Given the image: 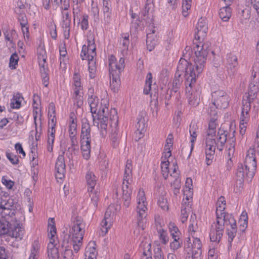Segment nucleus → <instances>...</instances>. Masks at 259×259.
Returning a JSON list of instances; mask_svg holds the SVG:
<instances>
[{
	"label": "nucleus",
	"mask_w": 259,
	"mask_h": 259,
	"mask_svg": "<svg viewBox=\"0 0 259 259\" xmlns=\"http://www.w3.org/2000/svg\"><path fill=\"white\" fill-rule=\"evenodd\" d=\"M74 104L76 105L77 108H80L83 105V96H75L74 98Z\"/></svg>",
	"instance_id": "6e6d98bb"
},
{
	"label": "nucleus",
	"mask_w": 259,
	"mask_h": 259,
	"mask_svg": "<svg viewBox=\"0 0 259 259\" xmlns=\"http://www.w3.org/2000/svg\"><path fill=\"white\" fill-rule=\"evenodd\" d=\"M191 246V253L188 252L186 259H201L202 245L200 240L199 238H195Z\"/></svg>",
	"instance_id": "ddd939ff"
},
{
	"label": "nucleus",
	"mask_w": 259,
	"mask_h": 259,
	"mask_svg": "<svg viewBox=\"0 0 259 259\" xmlns=\"http://www.w3.org/2000/svg\"><path fill=\"white\" fill-rule=\"evenodd\" d=\"M18 216L16 215V221L14 220L10 225V231L7 234L12 237L22 239L24 234V229L22 225L17 220Z\"/></svg>",
	"instance_id": "f8f14e48"
},
{
	"label": "nucleus",
	"mask_w": 259,
	"mask_h": 259,
	"mask_svg": "<svg viewBox=\"0 0 259 259\" xmlns=\"http://www.w3.org/2000/svg\"><path fill=\"white\" fill-rule=\"evenodd\" d=\"M226 225H230L231 226V229H227V234L228 235V242L230 246H231V243L237 232L236 222L233 217H231V219H229L227 220V224Z\"/></svg>",
	"instance_id": "4be33fe9"
},
{
	"label": "nucleus",
	"mask_w": 259,
	"mask_h": 259,
	"mask_svg": "<svg viewBox=\"0 0 259 259\" xmlns=\"http://www.w3.org/2000/svg\"><path fill=\"white\" fill-rule=\"evenodd\" d=\"M235 132V131H233L232 134V136H230L231 135H229V137L228 139V143L229 144V146H227V148L228 151V156L229 157L234 154L235 151V145L236 141V138L234 135Z\"/></svg>",
	"instance_id": "bb28decb"
},
{
	"label": "nucleus",
	"mask_w": 259,
	"mask_h": 259,
	"mask_svg": "<svg viewBox=\"0 0 259 259\" xmlns=\"http://www.w3.org/2000/svg\"><path fill=\"white\" fill-rule=\"evenodd\" d=\"M122 199L123 201V205L126 207H129L131 204V196L127 195H122Z\"/></svg>",
	"instance_id": "bf43d9fd"
},
{
	"label": "nucleus",
	"mask_w": 259,
	"mask_h": 259,
	"mask_svg": "<svg viewBox=\"0 0 259 259\" xmlns=\"http://www.w3.org/2000/svg\"><path fill=\"white\" fill-rule=\"evenodd\" d=\"M2 182L9 189H12L14 185L13 181L10 180H7L5 177L2 178Z\"/></svg>",
	"instance_id": "5fc2aeb1"
},
{
	"label": "nucleus",
	"mask_w": 259,
	"mask_h": 259,
	"mask_svg": "<svg viewBox=\"0 0 259 259\" xmlns=\"http://www.w3.org/2000/svg\"><path fill=\"white\" fill-rule=\"evenodd\" d=\"M196 29L197 32L194 34L195 39L198 40L200 37L204 38L206 36L208 27L205 19L201 17L198 20Z\"/></svg>",
	"instance_id": "dca6fc26"
},
{
	"label": "nucleus",
	"mask_w": 259,
	"mask_h": 259,
	"mask_svg": "<svg viewBox=\"0 0 259 259\" xmlns=\"http://www.w3.org/2000/svg\"><path fill=\"white\" fill-rule=\"evenodd\" d=\"M41 75L42 78L43 84L46 87H48L49 79L48 72H44L42 73H41Z\"/></svg>",
	"instance_id": "69168bd1"
},
{
	"label": "nucleus",
	"mask_w": 259,
	"mask_h": 259,
	"mask_svg": "<svg viewBox=\"0 0 259 259\" xmlns=\"http://www.w3.org/2000/svg\"><path fill=\"white\" fill-rule=\"evenodd\" d=\"M56 178L57 179H62L64 178L66 172V165L64 157L63 154L59 155L55 164Z\"/></svg>",
	"instance_id": "4468645a"
},
{
	"label": "nucleus",
	"mask_w": 259,
	"mask_h": 259,
	"mask_svg": "<svg viewBox=\"0 0 259 259\" xmlns=\"http://www.w3.org/2000/svg\"><path fill=\"white\" fill-rule=\"evenodd\" d=\"M192 0H183L182 4V13L184 17L188 16V10H190L191 7Z\"/></svg>",
	"instance_id": "ea45409f"
},
{
	"label": "nucleus",
	"mask_w": 259,
	"mask_h": 259,
	"mask_svg": "<svg viewBox=\"0 0 259 259\" xmlns=\"http://www.w3.org/2000/svg\"><path fill=\"white\" fill-rule=\"evenodd\" d=\"M69 137L71 142V146L68 148V151L72 152L75 150L76 147L77 146V141L75 136H70Z\"/></svg>",
	"instance_id": "8fccbe9b"
},
{
	"label": "nucleus",
	"mask_w": 259,
	"mask_h": 259,
	"mask_svg": "<svg viewBox=\"0 0 259 259\" xmlns=\"http://www.w3.org/2000/svg\"><path fill=\"white\" fill-rule=\"evenodd\" d=\"M73 80L74 82V85L76 88H81L80 78L79 74L77 73H75L73 75Z\"/></svg>",
	"instance_id": "13d9d810"
},
{
	"label": "nucleus",
	"mask_w": 259,
	"mask_h": 259,
	"mask_svg": "<svg viewBox=\"0 0 259 259\" xmlns=\"http://www.w3.org/2000/svg\"><path fill=\"white\" fill-rule=\"evenodd\" d=\"M49 259H59V255L58 249H53L48 252Z\"/></svg>",
	"instance_id": "603ef678"
},
{
	"label": "nucleus",
	"mask_w": 259,
	"mask_h": 259,
	"mask_svg": "<svg viewBox=\"0 0 259 259\" xmlns=\"http://www.w3.org/2000/svg\"><path fill=\"white\" fill-rule=\"evenodd\" d=\"M19 58L18 55L16 54H13L10 59L9 67L12 69H16V65L18 64Z\"/></svg>",
	"instance_id": "a19ab883"
},
{
	"label": "nucleus",
	"mask_w": 259,
	"mask_h": 259,
	"mask_svg": "<svg viewBox=\"0 0 259 259\" xmlns=\"http://www.w3.org/2000/svg\"><path fill=\"white\" fill-rule=\"evenodd\" d=\"M110 78V87L113 92H117L120 84L119 71H112L109 72Z\"/></svg>",
	"instance_id": "aec40b11"
},
{
	"label": "nucleus",
	"mask_w": 259,
	"mask_h": 259,
	"mask_svg": "<svg viewBox=\"0 0 259 259\" xmlns=\"http://www.w3.org/2000/svg\"><path fill=\"white\" fill-rule=\"evenodd\" d=\"M85 180L91 199L90 205L96 208L98 206L99 194L98 192H93V191L97 184V178L93 171L89 170L85 175Z\"/></svg>",
	"instance_id": "39448f33"
},
{
	"label": "nucleus",
	"mask_w": 259,
	"mask_h": 259,
	"mask_svg": "<svg viewBox=\"0 0 259 259\" xmlns=\"http://www.w3.org/2000/svg\"><path fill=\"white\" fill-rule=\"evenodd\" d=\"M219 16L223 21H228L231 16V9L229 6H226L220 9Z\"/></svg>",
	"instance_id": "cd10ccee"
},
{
	"label": "nucleus",
	"mask_w": 259,
	"mask_h": 259,
	"mask_svg": "<svg viewBox=\"0 0 259 259\" xmlns=\"http://www.w3.org/2000/svg\"><path fill=\"white\" fill-rule=\"evenodd\" d=\"M147 207L145 205V201L142 202V201H138L137 207L138 214L137 224L138 227L142 230L144 229V223L146 222L145 211Z\"/></svg>",
	"instance_id": "f3484780"
},
{
	"label": "nucleus",
	"mask_w": 259,
	"mask_h": 259,
	"mask_svg": "<svg viewBox=\"0 0 259 259\" xmlns=\"http://www.w3.org/2000/svg\"><path fill=\"white\" fill-rule=\"evenodd\" d=\"M48 110V118L50 119L52 115H56L55 106L53 102L49 104Z\"/></svg>",
	"instance_id": "4d7b16f0"
},
{
	"label": "nucleus",
	"mask_w": 259,
	"mask_h": 259,
	"mask_svg": "<svg viewBox=\"0 0 259 259\" xmlns=\"http://www.w3.org/2000/svg\"><path fill=\"white\" fill-rule=\"evenodd\" d=\"M39 66L40 67V71L41 73H42L44 72H48V65L47 64L46 61L44 62H41L38 63Z\"/></svg>",
	"instance_id": "0e129e2a"
},
{
	"label": "nucleus",
	"mask_w": 259,
	"mask_h": 259,
	"mask_svg": "<svg viewBox=\"0 0 259 259\" xmlns=\"http://www.w3.org/2000/svg\"><path fill=\"white\" fill-rule=\"evenodd\" d=\"M196 218V214L195 213H193V214L191 215V219H190V222H192L189 226V230L191 232H195V227L194 225V224L195 223V220Z\"/></svg>",
	"instance_id": "052dcab7"
},
{
	"label": "nucleus",
	"mask_w": 259,
	"mask_h": 259,
	"mask_svg": "<svg viewBox=\"0 0 259 259\" xmlns=\"http://www.w3.org/2000/svg\"><path fill=\"white\" fill-rule=\"evenodd\" d=\"M225 208V205H217L216 210L217 220L218 221L219 219H222V220H224V223L227 224V220L233 217L231 214L225 213L224 212Z\"/></svg>",
	"instance_id": "b1692460"
},
{
	"label": "nucleus",
	"mask_w": 259,
	"mask_h": 259,
	"mask_svg": "<svg viewBox=\"0 0 259 259\" xmlns=\"http://www.w3.org/2000/svg\"><path fill=\"white\" fill-rule=\"evenodd\" d=\"M98 121H100V126L101 130V133L102 135L104 134V131L106 133V130L108 126V116L103 115L100 119H97Z\"/></svg>",
	"instance_id": "f704fd0d"
},
{
	"label": "nucleus",
	"mask_w": 259,
	"mask_h": 259,
	"mask_svg": "<svg viewBox=\"0 0 259 259\" xmlns=\"http://www.w3.org/2000/svg\"><path fill=\"white\" fill-rule=\"evenodd\" d=\"M108 114V109L105 105H104V106H101L100 107L99 109H98L97 113L95 115L96 116V118L97 117V119H100L102 116H103V115L107 116Z\"/></svg>",
	"instance_id": "e433bc0d"
},
{
	"label": "nucleus",
	"mask_w": 259,
	"mask_h": 259,
	"mask_svg": "<svg viewBox=\"0 0 259 259\" xmlns=\"http://www.w3.org/2000/svg\"><path fill=\"white\" fill-rule=\"evenodd\" d=\"M244 166L245 170L242 164H239L236 171V186L239 189L243 187L245 172L248 178L253 177L256 168V158L245 157Z\"/></svg>",
	"instance_id": "7ed1b4c3"
},
{
	"label": "nucleus",
	"mask_w": 259,
	"mask_h": 259,
	"mask_svg": "<svg viewBox=\"0 0 259 259\" xmlns=\"http://www.w3.org/2000/svg\"><path fill=\"white\" fill-rule=\"evenodd\" d=\"M204 47V45L200 46L197 45L196 50H195V56L194 61L197 74L192 64L189 63L186 59L181 58L172 81L171 90L173 92L176 93L180 88L183 82L182 77L183 73H184L185 78L186 88L188 87V86L192 87L196 83V77H198V75L203 71L208 54L207 48L205 49Z\"/></svg>",
	"instance_id": "f257e3e1"
},
{
	"label": "nucleus",
	"mask_w": 259,
	"mask_h": 259,
	"mask_svg": "<svg viewBox=\"0 0 259 259\" xmlns=\"http://www.w3.org/2000/svg\"><path fill=\"white\" fill-rule=\"evenodd\" d=\"M217 146L215 141L212 138H206L205 140V155L206 164L209 165L214 158L215 150Z\"/></svg>",
	"instance_id": "9d476101"
},
{
	"label": "nucleus",
	"mask_w": 259,
	"mask_h": 259,
	"mask_svg": "<svg viewBox=\"0 0 259 259\" xmlns=\"http://www.w3.org/2000/svg\"><path fill=\"white\" fill-rule=\"evenodd\" d=\"M195 84L192 87L186 88V92L187 94V98H188V103L189 105L193 107H196L199 104L200 98L199 94L197 92H195Z\"/></svg>",
	"instance_id": "a211bd4d"
},
{
	"label": "nucleus",
	"mask_w": 259,
	"mask_h": 259,
	"mask_svg": "<svg viewBox=\"0 0 259 259\" xmlns=\"http://www.w3.org/2000/svg\"><path fill=\"white\" fill-rule=\"evenodd\" d=\"M226 60V67L228 74L230 76H233L238 69V58L235 54L230 53L227 55Z\"/></svg>",
	"instance_id": "9b49d317"
},
{
	"label": "nucleus",
	"mask_w": 259,
	"mask_h": 259,
	"mask_svg": "<svg viewBox=\"0 0 259 259\" xmlns=\"http://www.w3.org/2000/svg\"><path fill=\"white\" fill-rule=\"evenodd\" d=\"M224 220L219 219L217 221V226L214 228H212L209 233L211 241L219 243L223 236L224 230Z\"/></svg>",
	"instance_id": "1a4fd4ad"
},
{
	"label": "nucleus",
	"mask_w": 259,
	"mask_h": 259,
	"mask_svg": "<svg viewBox=\"0 0 259 259\" xmlns=\"http://www.w3.org/2000/svg\"><path fill=\"white\" fill-rule=\"evenodd\" d=\"M172 238L174 241L170 243V247L171 249L175 251L181 247L183 242L179 237H178V239L176 237Z\"/></svg>",
	"instance_id": "4c0bfd02"
},
{
	"label": "nucleus",
	"mask_w": 259,
	"mask_h": 259,
	"mask_svg": "<svg viewBox=\"0 0 259 259\" xmlns=\"http://www.w3.org/2000/svg\"><path fill=\"white\" fill-rule=\"evenodd\" d=\"M14 200L6 197H0V215L4 218L6 216L19 215L20 214L14 208Z\"/></svg>",
	"instance_id": "423d86ee"
},
{
	"label": "nucleus",
	"mask_w": 259,
	"mask_h": 259,
	"mask_svg": "<svg viewBox=\"0 0 259 259\" xmlns=\"http://www.w3.org/2000/svg\"><path fill=\"white\" fill-rule=\"evenodd\" d=\"M107 213V211H106L104 218L101 223V231L102 236L105 235L108 232V229L111 226V222L108 220H109V219L107 218V215H109V214Z\"/></svg>",
	"instance_id": "c756f323"
},
{
	"label": "nucleus",
	"mask_w": 259,
	"mask_h": 259,
	"mask_svg": "<svg viewBox=\"0 0 259 259\" xmlns=\"http://www.w3.org/2000/svg\"><path fill=\"white\" fill-rule=\"evenodd\" d=\"M110 126L112 129L111 133V139L112 142V146L117 147L119 145V137L118 136V129L117 128L118 122V116L117 111L115 109H111L110 114Z\"/></svg>",
	"instance_id": "0eeeda50"
},
{
	"label": "nucleus",
	"mask_w": 259,
	"mask_h": 259,
	"mask_svg": "<svg viewBox=\"0 0 259 259\" xmlns=\"http://www.w3.org/2000/svg\"><path fill=\"white\" fill-rule=\"evenodd\" d=\"M228 132L220 128L218 130L217 135L215 138H212L215 141L217 149L219 151L223 150L225 143L227 140Z\"/></svg>",
	"instance_id": "6ab92c4d"
},
{
	"label": "nucleus",
	"mask_w": 259,
	"mask_h": 259,
	"mask_svg": "<svg viewBox=\"0 0 259 259\" xmlns=\"http://www.w3.org/2000/svg\"><path fill=\"white\" fill-rule=\"evenodd\" d=\"M6 156L8 159L10 161V162L16 165L19 163V159L16 155H13L12 153L7 152Z\"/></svg>",
	"instance_id": "3c124183"
},
{
	"label": "nucleus",
	"mask_w": 259,
	"mask_h": 259,
	"mask_svg": "<svg viewBox=\"0 0 259 259\" xmlns=\"http://www.w3.org/2000/svg\"><path fill=\"white\" fill-rule=\"evenodd\" d=\"M73 14L74 20L76 19L80 21V13L81 12L80 6L79 5L78 0L76 1L75 4L72 6Z\"/></svg>",
	"instance_id": "72a5a7b5"
},
{
	"label": "nucleus",
	"mask_w": 259,
	"mask_h": 259,
	"mask_svg": "<svg viewBox=\"0 0 259 259\" xmlns=\"http://www.w3.org/2000/svg\"><path fill=\"white\" fill-rule=\"evenodd\" d=\"M154 259H164L163 253L160 247L157 246L154 248Z\"/></svg>",
	"instance_id": "de8ad7c7"
},
{
	"label": "nucleus",
	"mask_w": 259,
	"mask_h": 259,
	"mask_svg": "<svg viewBox=\"0 0 259 259\" xmlns=\"http://www.w3.org/2000/svg\"><path fill=\"white\" fill-rule=\"evenodd\" d=\"M124 67V59L123 58H120L119 60V64H117V69H116V71H119V73L123 70Z\"/></svg>",
	"instance_id": "680f3d73"
},
{
	"label": "nucleus",
	"mask_w": 259,
	"mask_h": 259,
	"mask_svg": "<svg viewBox=\"0 0 259 259\" xmlns=\"http://www.w3.org/2000/svg\"><path fill=\"white\" fill-rule=\"evenodd\" d=\"M154 259H164L163 253L160 247L157 246L154 248Z\"/></svg>",
	"instance_id": "49530a36"
},
{
	"label": "nucleus",
	"mask_w": 259,
	"mask_h": 259,
	"mask_svg": "<svg viewBox=\"0 0 259 259\" xmlns=\"http://www.w3.org/2000/svg\"><path fill=\"white\" fill-rule=\"evenodd\" d=\"M191 205L190 202L188 201L187 205L184 208V205L181 206V221L183 223L187 221L188 215L191 211Z\"/></svg>",
	"instance_id": "c85d7f7f"
},
{
	"label": "nucleus",
	"mask_w": 259,
	"mask_h": 259,
	"mask_svg": "<svg viewBox=\"0 0 259 259\" xmlns=\"http://www.w3.org/2000/svg\"><path fill=\"white\" fill-rule=\"evenodd\" d=\"M217 109H218L217 107V106L213 105V103H212V105L210 106L208 113L210 117H214L217 118Z\"/></svg>",
	"instance_id": "864d4df0"
},
{
	"label": "nucleus",
	"mask_w": 259,
	"mask_h": 259,
	"mask_svg": "<svg viewBox=\"0 0 259 259\" xmlns=\"http://www.w3.org/2000/svg\"><path fill=\"white\" fill-rule=\"evenodd\" d=\"M91 126L88 120L86 118L82 119L80 138H91Z\"/></svg>",
	"instance_id": "393cba45"
},
{
	"label": "nucleus",
	"mask_w": 259,
	"mask_h": 259,
	"mask_svg": "<svg viewBox=\"0 0 259 259\" xmlns=\"http://www.w3.org/2000/svg\"><path fill=\"white\" fill-rule=\"evenodd\" d=\"M109 71H116L117 69V63L115 57L113 55H111L109 60Z\"/></svg>",
	"instance_id": "a18cd8bd"
},
{
	"label": "nucleus",
	"mask_w": 259,
	"mask_h": 259,
	"mask_svg": "<svg viewBox=\"0 0 259 259\" xmlns=\"http://www.w3.org/2000/svg\"><path fill=\"white\" fill-rule=\"evenodd\" d=\"M49 221H50L51 223H52L53 224L52 225L50 223L49 224V227L50 228L49 235H50V234L51 237L50 238V242L48 245V252H50V250H52L53 249H58V248L56 247L55 245L54 244L55 240L53 237L55 236V235L56 233V229L55 226L54 219L53 218H50Z\"/></svg>",
	"instance_id": "412c9836"
},
{
	"label": "nucleus",
	"mask_w": 259,
	"mask_h": 259,
	"mask_svg": "<svg viewBox=\"0 0 259 259\" xmlns=\"http://www.w3.org/2000/svg\"><path fill=\"white\" fill-rule=\"evenodd\" d=\"M70 24V18L69 13L67 12L65 14V19L63 20V25L65 26V28L69 27Z\"/></svg>",
	"instance_id": "338daca9"
},
{
	"label": "nucleus",
	"mask_w": 259,
	"mask_h": 259,
	"mask_svg": "<svg viewBox=\"0 0 259 259\" xmlns=\"http://www.w3.org/2000/svg\"><path fill=\"white\" fill-rule=\"evenodd\" d=\"M212 103L218 109H225L229 105V96L223 90L216 91L212 93Z\"/></svg>",
	"instance_id": "6e6552de"
},
{
	"label": "nucleus",
	"mask_w": 259,
	"mask_h": 259,
	"mask_svg": "<svg viewBox=\"0 0 259 259\" xmlns=\"http://www.w3.org/2000/svg\"><path fill=\"white\" fill-rule=\"evenodd\" d=\"M85 225L82 217L73 215L71 217L69 225V233L64 236L62 247L65 246V242L68 243L69 239L72 242L74 251L77 253L82 245V240L85 233Z\"/></svg>",
	"instance_id": "f03ea898"
},
{
	"label": "nucleus",
	"mask_w": 259,
	"mask_h": 259,
	"mask_svg": "<svg viewBox=\"0 0 259 259\" xmlns=\"http://www.w3.org/2000/svg\"><path fill=\"white\" fill-rule=\"evenodd\" d=\"M14 220L16 221V216L8 215L6 218L1 216L0 218V236L8 234L10 231V225Z\"/></svg>",
	"instance_id": "2eb2a0df"
},
{
	"label": "nucleus",
	"mask_w": 259,
	"mask_h": 259,
	"mask_svg": "<svg viewBox=\"0 0 259 259\" xmlns=\"http://www.w3.org/2000/svg\"><path fill=\"white\" fill-rule=\"evenodd\" d=\"M80 57L82 60H88L89 64H90L91 62L93 61L94 55L89 54V48L85 45L82 46Z\"/></svg>",
	"instance_id": "7c9ffc66"
},
{
	"label": "nucleus",
	"mask_w": 259,
	"mask_h": 259,
	"mask_svg": "<svg viewBox=\"0 0 259 259\" xmlns=\"http://www.w3.org/2000/svg\"><path fill=\"white\" fill-rule=\"evenodd\" d=\"M137 123L136 125L137 130L141 131H146V119L142 115H139L137 118Z\"/></svg>",
	"instance_id": "2f4dec72"
},
{
	"label": "nucleus",
	"mask_w": 259,
	"mask_h": 259,
	"mask_svg": "<svg viewBox=\"0 0 259 259\" xmlns=\"http://www.w3.org/2000/svg\"><path fill=\"white\" fill-rule=\"evenodd\" d=\"M158 233L159 234V238L161 243L163 244H166L168 241V237L166 231L161 229L158 231Z\"/></svg>",
	"instance_id": "c03bdc74"
},
{
	"label": "nucleus",
	"mask_w": 259,
	"mask_h": 259,
	"mask_svg": "<svg viewBox=\"0 0 259 259\" xmlns=\"http://www.w3.org/2000/svg\"><path fill=\"white\" fill-rule=\"evenodd\" d=\"M158 38L155 35H153L152 33H148L147 34L146 44L147 49L149 51H152L155 48V47L157 44Z\"/></svg>",
	"instance_id": "a878e982"
},
{
	"label": "nucleus",
	"mask_w": 259,
	"mask_h": 259,
	"mask_svg": "<svg viewBox=\"0 0 259 259\" xmlns=\"http://www.w3.org/2000/svg\"><path fill=\"white\" fill-rule=\"evenodd\" d=\"M168 165L169 162L167 161H163L161 163V172L163 176V177L164 179H167L168 176Z\"/></svg>",
	"instance_id": "58836bf2"
},
{
	"label": "nucleus",
	"mask_w": 259,
	"mask_h": 259,
	"mask_svg": "<svg viewBox=\"0 0 259 259\" xmlns=\"http://www.w3.org/2000/svg\"><path fill=\"white\" fill-rule=\"evenodd\" d=\"M158 204L162 209L168 210L167 200L164 196L162 195L159 197L158 200Z\"/></svg>",
	"instance_id": "37998d69"
},
{
	"label": "nucleus",
	"mask_w": 259,
	"mask_h": 259,
	"mask_svg": "<svg viewBox=\"0 0 259 259\" xmlns=\"http://www.w3.org/2000/svg\"><path fill=\"white\" fill-rule=\"evenodd\" d=\"M258 91V87L255 85L254 83L251 82L249 84V89L248 92L246 94L245 98L244 97L242 100V112L241 115V122L242 125L244 123H247V121L249 119V111L250 110L251 102L255 100L257 96V94Z\"/></svg>",
	"instance_id": "20e7f679"
},
{
	"label": "nucleus",
	"mask_w": 259,
	"mask_h": 259,
	"mask_svg": "<svg viewBox=\"0 0 259 259\" xmlns=\"http://www.w3.org/2000/svg\"><path fill=\"white\" fill-rule=\"evenodd\" d=\"M172 140L173 136L171 134L168 135L167 138L166 140V144L164 147V150H168V153H169V156L171 155V151H170V147L172 145Z\"/></svg>",
	"instance_id": "79ce46f5"
},
{
	"label": "nucleus",
	"mask_w": 259,
	"mask_h": 259,
	"mask_svg": "<svg viewBox=\"0 0 259 259\" xmlns=\"http://www.w3.org/2000/svg\"><path fill=\"white\" fill-rule=\"evenodd\" d=\"M98 104L99 102L92 103V102H91V101L90 104H89L90 106L91 112L92 113L94 124L95 125V123H97V126H99V123L98 121H96V116L95 115L96 114L97 111L98 110L99 106Z\"/></svg>",
	"instance_id": "473e14b6"
},
{
	"label": "nucleus",
	"mask_w": 259,
	"mask_h": 259,
	"mask_svg": "<svg viewBox=\"0 0 259 259\" xmlns=\"http://www.w3.org/2000/svg\"><path fill=\"white\" fill-rule=\"evenodd\" d=\"M145 132L137 130L135 132V140L138 141L142 139L144 137Z\"/></svg>",
	"instance_id": "774afa93"
},
{
	"label": "nucleus",
	"mask_w": 259,
	"mask_h": 259,
	"mask_svg": "<svg viewBox=\"0 0 259 259\" xmlns=\"http://www.w3.org/2000/svg\"><path fill=\"white\" fill-rule=\"evenodd\" d=\"M89 18L88 15L83 14L81 19L80 18L79 23H80L81 28L83 30H86L89 28Z\"/></svg>",
	"instance_id": "c9c22d12"
},
{
	"label": "nucleus",
	"mask_w": 259,
	"mask_h": 259,
	"mask_svg": "<svg viewBox=\"0 0 259 259\" xmlns=\"http://www.w3.org/2000/svg\"><path fill=\"white\" fill-rule=\"evenodd\" d=\"M103 10L104 15V20L107 22H109L110 20L111 15V10L109 7H103Z\"/></svg>",
	"instance_id": "09e8293b"
},
{
	"label": "nucleus",
	"mask_w": 259,
	"mask_h": 259,
	"mask_svg": "<svg viewBox=\"0 0 259 259\" xmlns=\"http://www.w3.org/2000/svg\"><path fill=\"white\" fill-rule=\"evenodd\" d=\"M96 246V244L95 241H91L88 243L85 252V255L87 259H96L98 253Z\"/></svg>",
	"instance_id": "5701e85b"
},
{
	"label": "nucleus",
	"mask_w": 259,
	"mask_h": 259,
	"mask_svg": "<svg viewBox=\"0 0 259 259\" xmlns=\"http://www.w3.org/2000/svg\"><path fill=\"white\" fill-rule=\"evenodd\" d=\"M92 12L94 15V19L95 22L97 21L99 19V10L98 7H92Z\"/></svg>",
	"instance_id": "e2e57ef3"
}]
</instances>
